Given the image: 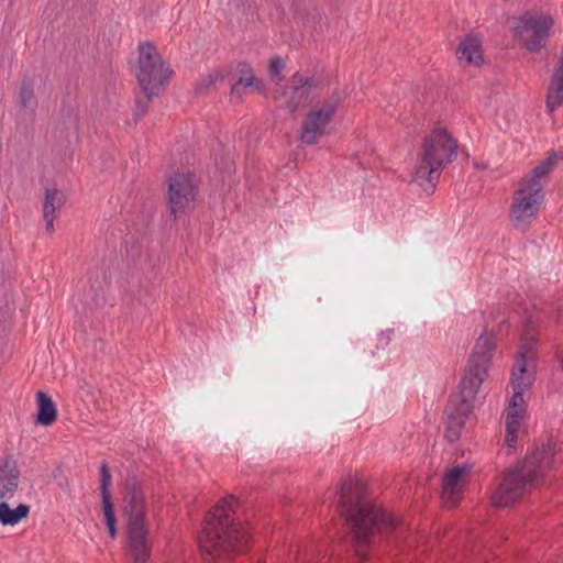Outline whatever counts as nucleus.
I'll use <instances>...</instances> for the list:
<instances>
[{"label":"nucleus","mask_w":563,"mask_h":563,"mask_svg":"<svg viewBox=\"0 0 563 563\" xmlns=\"http://www.w3.org/2000/svg\"><path fill=\"white\" fill-rule=\"evenodd\" d=\"M111 473L107 462H101L100 464V493L102 499V508L106 525L109 531V534L112 539L117 537V518L114 514V506L112 503L110 486H111Z\"/></svg>","instance_id":"13"},{"label":"nucleus","mask_w":563,"mask_h":563,"mask_svg":"<svg viewBox=\"0 0 563 563\" xmlns=\"http://www.w3.org/2000/svg\"><path fill=\"white\" fill-rule=\"evenodd\" d=\"M317 88V81L310 77L296 73L289 82L282 87L280 96L285 100V107L289 112L306 108L311 99L310 95Z\"/></svg>","instance_id":"12"},{"label":"nucleus","mask_w":563,"mask_h":563,"mask_svg":"<svg viewBox=\"0 0 563 563\" xmlns=\"http://www.w3.org/2000/svg\"><path fill=\"white\" fill-rule=\"evenodd\" d=\"M343 100L342 93L334 91L320 107L307 114L301 125L300 142L305 145L316 144L332 121L335 111Z\"/></svg>","instance_id":"9"},{"label":"nucleus","mask_w":563,"mask_h":563,"mask_svg":"<svg viewBox=\"0 0 563 563\" xmlns=\"http://www.w3.org/2000/svg\"><path fill=\"white\" fill-rule=\"evenodd\" d=\"M534 363L516 357L510 375V387L512 390H528L536 379Z\"/></svg>","instance_id":"14"},{"label":"nucleus","mask_w":563,"mask_h":563,"mask_svg":"<svg viewBox=\"0 0 563 563\" xmlns=\"http://www.w3.org/2000/svg\"><path fill=\"white\" fill-rule=\"evenodd\" d=\"M552 25L553 19L550 15L526 13L521 16L518 32L526 48L533 53L539 52L547 44Z\"/></svg>","instance_id":"11"},{"label":"nucleus","mask_w":563,"mask_h":563,"mask_svg":"<svg viewBox=\"0 0 563 563\" xmlns=\"http://www.w3.org/2000/svg\"><path fill=\"white\" fill-rule=\"evenodd\" d=\"M238 500L223 498L207 515L198 543L205 563H228L235 553L244 551L249 536L230 511Z\"/></svg>","instance_id":"3"},{"label":"nucleus","mask_w":563,"mask_h":563,"mask_svg":"<svg viewBox=\"0 0 563 563\" xmlns=\"http://www.w3.org/2000/svg\"><path fill=\"white\" fill-rule=\"evenodd\" d=\"M339 508L350 528L356 558L364 562L378 554L377 543H399L406 533L402 521L365 500L363 488L345 479L339 490Z\"/></svg>","instance_id":"1"},{"label":"nucleus","mask_w":563,"mask_h":563,"mask_svg":"<svg viewBox=\"0 0 563 563\" xmlns=\"http://www.w3.org/2000/svg\"><path fill=\"white\" fill-rule=\"evenodd\" d=\"M66 201L64 191L56 188H46L44 190L43 219L46 223V231L52 234L54 232L55 212L59 210Z\"/></svg>","instance_id":"15"},{"label":"nucleus","mask_w":563,"mask_h":563,"mask_svg":"<svg viewBox=\"0 0 563 563\" xmlns=\"http://www.w3.org/2000/svg\"><path fill=\"white\" fill-rule=\"evenodd\" d=\"M37 417L36 423L40 426H52L57 418V408L49 395L44 391L36 393Z\"/></svg>","instance_id":"20"},{"label":"nucleus","mask_w":563,"mask_h":563,"mask_svg":"<svg viewBox=\"0 0 563 563\" xmlns=\"http://www.w3.org/2000/svg\"><path fill=\"white\" fill-rule=\"evenodd\" d=\"M153 97H148L144 93L143 98H136L135 100V109L133 112L134 123H136L142 117H144L148 110V104L152 101Z\"/></svg>","instance_id":"28"},{"label":"nucleus","mask_w":563,"mask_h":563,"mask_svg":"<svg viewBox=\"0 0 563 563\" xmlns=\"http://www.w3.org/2000/svg\"><path fill=\"white\" fill-rule=\"evenodd\" d=\"M556 162V155L552 153L522 178L510 208V221L515 229L525 232L537 217L544 199L541 179L554 168Z\"/></svg>","instance_id":"7"},{"label":"nucleus","mask_w":563,"mask_h":563,"mask_svg":"<svg viewBox=\"0 0 563 563\" xmlns=\"http://www.w3.org/2000/svg\"><path fill=\"white\" fill-rule=\"evenodd\" d=\"M563 103V51L559 57V65L554 68L547 93V109L552 113Z\"/></svg>","instance_id":"17"},{"label":"nucleus","mask_w":563,"mask_h":563,"mask_svg":"<svg viewBox=\"0 0 563 563\" xmlns=\"http://www.w3.org/2000/svg\"><path fill=\"white\" fill-rule=\"evenodd\" d=\"M468 465H456L443 476V497L452 504L457 501V492L464 483L465 475L470 472Z\"/></svg>","instance_id":"16"},{"label":"nucleus","mask_w":563,"mask_h":563,"mask_svg":"<svg viewBox=\"0 0 563 563\" xmlns=\"http://www.w3.org/2000/svg\"><path fill=\"white\" fill-rule=\"evenodd\" d=\"M554 454L555 445L549 442L527 454L522 462L509 467L492 494L493 504L508 507L519 501L552 467Z\"/></svg>","instance_id":"4"},{"label":"nucleus","mask_w":563,"mask_h":563,"mask_svg":"<svg viewBox=\"0 0 563 563\" xmlns=\"http://www.w3.org/2000/svg\"><path fill=\"white\" fill-rule=\"evenodd\" d=\"M526 390H512V396L509 400L508 408L506 412H519L520 416L526 411V401L523 398V393Z\"/></svg>","instance_id":"26"},{"label":"nucleus","mask_w":563,"mask_h":563,"mask_svg":"<svg viewBox=\"0 0 563 563\" xmlns=\"http://www.w3.org/2000/svg\"><path fill=\"white\" fill-rule=\"evenodd\" d=\"M457 156V142L445 129L434 128L422 142L417 154L412 183L426 195H431L440 178L442 168Z\"/></svg>","instance_id":"5"},{"label":"nucleus","mask_w":563,"mask_h":563,"mask_svg":"<svg viewBox=\"0 0 563 563\" xmlns=\"http://www.w3.org/2000/svg\"><path fill=\"white\" fill-rule=\"evenodd\" d=\"M34 97V85L29 78H24L20 87V106L21 108H27L31 100Z\"/></svg>","instance_id":"25"},{"label":"nucleus","mask_w":563,"mask_h":563,"mask_svg":"<svg viewBox=\"0 0 563 563\" xmlns=\"http://www.w3.org/2000/svg\"><path fill=\"white\" fill-rule=\"evenodd\" d=\"M380 336H382V339H384L386 341V344H387L390 339L389 335L382 334Z\"/></svg>","instance_id":"30"},{"label":"nucleus","mask_w":563,"mask_h":563,"mask_svg":"<svg viewBox=\"0 0 563 563\" xmlns=\"http://www.w3.org/2000/svg\"><path fill=\"white\" fill-rule=\"evenodd\" d=\"M495 346V334L486 330L475 342L459 391L450 397L445 408V438L450 442H455L460 438L461 430L473 410V401L487 376Z\"/></svg>","instance_id":"2"},{"label":"nucleus","mask_w":563,"mask_h":563,"mask_svg":"<svg viewBox=\"0 0 563 563\" xmlns=\"http://www.w3.org/2000/svg\"><path fill=\"white\" fill-rule=\"evenodd\" d=\"M456 57L465 65L479 66L483 62L481 41L472 35L464 38L456 49Z\"/></svg>","instance_id":"18"},{"label":"nucleus","mask_w":563,"mask_h":563,"mask_svg":"<svg viewBox=\"0 0 563 563\" xmlns=\"http://www.w3.org/2000/svg\"><path fill=\"white\" fill-rule=\"evenodd\" d=\"M8 499L0 501V523L3 526H14L23 518H26L30 512V507L25 504H20L16 508L12 509L7 503Z\"/></svg>","instance_id":"21"},{"label":"nucleus","mask_w":563,"mask_h":563,"mask_svg":"<svg viewBox=\"0 0 563 563\" xmlns=\"http://www.w3.org/2000/svg\"><path fill=\"white\" fill-rule=\"evenodd\" d=\"M107 284L106 274H101V278L97 277L91 284L88 290L84 292L82 305L87 307L91 312L102 307L106 302L104 286Z\"/></svg>","instance_id":"19"},{"label":"nucleus","mask_w":563,"mask_h":563,"mask_svg":"<svg viewBox=\"0 0 563 563\" xmlns=\"http://www.w3.org/2000/svg\"><path fill=\"white\" fill-rule=\"evenodd\" d=\"M285 68V62L280 57H274L269 63V71L273 78H276V84L283 80L282 71Z\"/></svg>","instance_id":"29"},{"label":"nucleus","mask_w":563,"mask_h":563,"mask_svg":"<svg viewBox=\"0 0 563 563\" xmlns=\"http://www.w3.org/2000/svg\"><path fill=\"white\" fill-rule=\"evenodd\" d=\"M221 78L220 74L214 70L200 78L196 85V91L198 93L207 92L214 84Z\"/></svg>","instance_id":"27"},{"label":"nucleus","mask_w":563,"mask_h":563,"mask_svg":"<svg viewBox=\"0 0 563 563\" xmlns=\"http://www.w3.org/2000/svg\"><path fill=\"white\" fill-rule=\"evenodd\" d=\"M172 74L173 70L165 64L152 43H140L139 66L135 75L143 93L148 97L158 96Z\"/></svg>","instance_id":"8"},{"label":"nucleus","mask_w":563,"mask_h":563,"mask_svg":"<svg viewBox=\"0 0 563 563\" xmlns=\"http://www.w3.org/2000/svg\"><path fill=\"white\" fill-rule=\"evenodd\" d=\"M521 417L519 412H506L505 418V442L507 446L515 448L518 439V431L521 423Z\"/></svg>","instance_id":"22"},{"label":"nucleus","mask_w":563,"mask_h":563,"mask_svg":"<svg viewBox=\"0 0 563 563\" xmlns=\"http://www.w3.org/2000/svg\"><path fill=\"white\" fill-rule=\"evenodd\" d=\"M533 346H534V336L528 327L521 338V343L519 345V351L516 357H523L530 363H534L533 356Z\"/></svg>","instance_id":"23"},{"label":"nucleus","mask_w":563,"mask_h":563,"mask_svg":"<svg viewBox=\"0 0 563 563\" xmlns=\"http://www.w3.org/2000/svg\"><path fill=\"white\" fill-rule=\"evenodd\" d=\"M197 195L196 177L191 173H178L168 178V209L174 220L186 212Z\"/></svg>","instance_id":"10"},{"label":"nucleus","mask_w":563,"mask_h":563,"mask_svg":"<svg viewBox=\"0 0 563 563\" xmlns=\"http://www.w3.org/2000/svg\"><path fill=\"white\" fill-rule=\"evenodd\" d=\"M247 76H242L231 88V95L232 96H242L245 88L251 87L253 85H256L257 89H261L263 86V82L261 80H255L254 75L252 74V70L247 68L246 70Z\"/></svg>","instance_id":"24"},{"label":"nucleus","mask_w":563,"mask_h":563,"mask_svg":"<svg viewBox=\"0 0 563 563\" xmlns=\"http://www.w3.org/2000/svg\"><path fill=\"white\" fill-rule=\"evenodd\" d=\"M124 516L126 518L128 553L130 563H147L151 544L145 526V497L142 481L129 476L124 485Z\"/></svg>","instance_id":"6"}]
</instances>
